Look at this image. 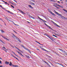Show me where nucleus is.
Instances as JSON below:
<instances>
[{"mask_svg":"<svg viewBox=\"0 0 67 67\" xmlns=\"http://www.w3.org/2000/svg\"><path fill=\"white\" fill-rule=\"evenodd\" d=\"M52 22L53 23H54V25L56 26H57V27H60V26H59L57 24L54 23V21H52Z\"/></svg>","mask_w":67,"mask_h":67,"instance_id":"1","label":"nucleus"},{"mask_svg":"<svg viewBox=\"0 0 67 67\" xmlns=\"http://www.w3.org/2000/svg\"><path fill=\"white\" fill-rule=\"evenodd\" d=\"M18 10H19V11L21 13H22V14H25V13H24L23 11L21 10H19V9H18Z\"/></svg>","mask_w":67,"mask_h":67,"instance_id":"2","label":"nucleus"},{"mask_svg":"<svg viewBox=\"0 0 67 67\" xmlns=\"http://www.w3.org/2000/svg\"><path fill=\"white\" fill-rule=\"evenodd\" d=\"M54 11H55V12L56 13V14H57L58 15H59V16H62V15L60 14L59 13L57 12H56V11H55V10H54Z\"/></svg>","mask_w":67,"mask_h":67,"instance_id":"3","label":"nucleus"},{"mask_svg":"<svg viewBox=\"0 0 67 67\" xmlns=\"http://www.w3.org/2000/svg\"><path fill=\"white\" fill-rule=\"evenodd\" d=\"M13 36H12V37H13L14 38H17V37L14 34H13Z\"/></svg>","mask_w":67,"mask_h":67,"instance_id":"4","label":"nucleus"},{"mask_svg":"<svg viewBox=\"0 0 67 67\" xmlns=\"http://www.w3.org/2000/svg\"><path fill=\"white\" fill-rule=\"evenodd\" d=\"M42 49H43V51H45L46 52H47L49 53V51H48L46 50L45 49H44V48H42Z\"/></svg>","mask_w":67,"mask_h":67,"instance_id":"5","label":"nucleus"},{"mask_svg":"<svg viewBox=\"0 0 67 67\" xmlns=\"http://www.w3.org/2000/svg\"><path fill=\"white\" fill-rule=\"evenodd\" d=\"M17 52L18 53V54H19L20 55H21V56H23V57L24 56V55H22V54L20 52Z\"/></svg>","mask_w":67,"mask_h":67,"instance_id":"6","label":"nucleus"},{"mask_svg":"<svg viewBox=\"0 0 67 67\" xmlns=\"http://www.w3.org/2000/svg\"><path fill=\"white\" fill-rule=\"evenodd\" d=\"M12 66L13 67H18L19 66L17 65H14V64L12 65Z\"/></svg>","mask_w":67,"mask_h":67,"instance_id":"7","label":"nucleus"},{"mask_svg":"<svg viewBox=\"0 0 67 67\" xmlns=\"http://www.w3.org/2000/svg\"><path fill=\"white\" fill-rule=\"evenodd\" d=\"M26 50H27L28 52H29L30 53V54H31V51L30 50H29V49L27 48H26Z\"/></svg>","mask_w":67,"mask_h":67,"instance_id":"8","label":"nucleus"},{"mask_svg":"<svg viewBox=\"0 0 67 67\" xmlns=\"http://www.w3.org/2000/svg\"><path fill=\"white\" fill-rule=\"evenodd\" d=\"M51 14H52L53 15H54V16H56V15L55 14H54L52 12L50 13Z\"/></svg>","mask_w":67,"mask_h":67,"instance_id":"9","label":"nucleus"},{"mask_svg":"<svg viewBox=\"0 0 67 67\" xmlns=\"http://www.w3.org/2000/svg\"><path fill=\"white\" fill-rule=\"evenodd\" d=\"M21 46H22V47H23V48H24V49H26L27 48H26V47H25L23 45H21Z\"/></svg>","mask_w":67,"mask_h":67,"instance_id":"10","label":"nucleus"},{"mask_svg":"<svg viewBox=\"0 0 67 67\" xmlns=\"http://www.w3.org/2000/svg\"><path fill=\"white\" fill-rule=\"evenodd\" d=\"M44 25H46L47 26V27H51L47 25L46 24V23H44Z\"/></svg>","mask_w":67,"mask_h":67,"instance_id":"11","label":"nucleus"},{"mask_svg":"<svg viewBox=\"0 0 67 67\" xmlns=\"http://www.w3.org/2000/svg\"><path fill=\"white\" fill-rule=\"evenodd\" d=\"M58 5V6H59V7L60 8H63V7L61 5Z\"/></svg>","mask_w":67,"mask_h":67,"instance_id":"12","label":"nucleus"},{"mask_svg":"<svg viewBox=\"0 0 67 67\" xmlns=\"http://www.w3.org/2000/svg\"><path fill=\"white\" fill-rule=\"evenodd\" d=\"M28 6L29 7H30V8H31L32 9H33V8L32 7V6H31V5H28Z\"/></svg>","mask_w":67,"mask_h":67,"instance_id":"13","label":"nucleus"},{"mask_svg":"<svg viewBox=\"0 0 67 67\" xmlns=\"http://www.w3.org/2000/svg\"><path fill=\"white\" fill-rule=\"evenodd\" d=\"M6 11H7V12H8V13H10V14H13L11 12L9 11H8L7 10H6Z\"/></svg>","mask_w":67,"mask_h":67,"instance_id":"14","label":"nucleus"},{"mask_svg":"<svg viewBox=\"0 0 67 67\" xmlns=\"http://www.w3.org/2000/svg\"><path fill=\"white\" fill-rule=\"evenodd\" d=\"M5 64H7V65H8V64H9V62H5Z\"/></svg>","mask_w":67,"mask_h":67,"instance_id":"15","label":"nucleus"},{"mask_svg":"<svg viewBox=\"0 0 67 67\" xmlns=\"http://www.w3.org/2000/svg\"><path fill=\"white\" fill-rule=\"evenodd\" d=\"M48 11H49V12L50 13L51 12H52L51 11V9H48Z\"/></svg>","mask_w":67,"mask_h":67,"instance_id":"16","label":"nucleus"},{"mask_svg":"<svg viewBox=\"0 0 67 67\" xmlns=\"http://www.w3.org/2000/svg\"><path fill=\"white\" fill-rule=\"evenodd\" d=\"M6 18V19L7 20V21H11V20L9 19L8 18H7V17Z\"/></svg>","mask_w":67,"mask_h":67,"instance_id":"17","label":"nucleus"},{"mask_svg":"<svg viewBox=\"0 0 67 67\" xmlns=\"http://www.w3.org/2000/svg\"><path fill=\"white\" fill-rule=\"evenodd\" d=\"M0 31L2 33H4V32L3 31V30H1Z\"/></svg>","mask_w":67,"mask_h":67,"instance_id":"18","label":"nucleus"},{"mask_svg":"<svg viewBox=\"0 0 67 67\" xmlns=\"http://www.w3.org/2000/svg\"><path fill=\"white\" fill-rule=\"evenodd\" d=\"M47 37H48L49 38H50V39H51V40H52V41H53V39H52L51 37H49V36H47Z\"/></svg>","mask_w":67,"mask_h":67,"instance_id":"19","label":"nucleus"},{"mask_svg":"<svg viewBox=\"0 0 67 67\" xmlns=\"http://www.w3.org/2000/svg\"><path fill=\"white\" fill-rule=\"evenodd\" d=\"M4 39H5V40H7V41H9V39L7 38H5V37L4 38Z\"/></svg>","mask_w":67,"mask_h":67,"instance_id":"20","label":"nucleus"},{"mask_svg":"<svg viewBox=\"0 0 67 67\" xmlns=\"http://www.w3.org/2000/svg\"><path fill=\"white\" fill-rule=\"evenodd\" d=\"M18 41H19V42L21 43V40H20L19 39H18Z\"/></svg>","mask_w":67,"mask_h":67,"instance_id":"21","label":"nucleus"},{"mask_svg":"<svg viewBox=\"0 0 67 67\" xmlns=\"http://www.w3.org/2000/svg\"><path fill=\"white\" fill-rule=\"evenodd\" d=\"M63 10H64V11L65 12H67V10H65V9H63Z\"/></svg>","mask_w":67,"mask_h":67,"instance_id":"22","label":"nucleus"},{"mask_svg":"<svg viewBox=\"0 0 67 67\" xmlns=\"http://www.w3.org/2000/svg\"><path fill=\"white\" fill-rule=\"evenodd\" d=\"M31 18L32 19H35V18H34V17H33V16H31Z\"/></svg>","mask_w":67,"mask_h":67,"instance_id":"23","label":"nucleus"},{"mask_svg":"<svg viewBox=\"0 0 67 67\" xmlns=\"http://www.w3.org/2000/svg\"><path fill=\"white\" fill-rule=\"evenodd\" d=\"M9 65H10V66H12V63H11V62H10L9 64Z\"/></svg>","mask_w":67,"mask_h":67,"instance_id":"24","label":"nucleus"},{"mask_svg":"<svg viewBox=\"0 0 67 67\" xmlns=\"http://www.w3.org/2000/svg\"><path fill=\"white\" fill-rule=\"evenodd\" d=\"M10 46H11V47H12L13 48H14V47H13V46L11 45V44L10 45Z\"/></svg>","mask_w":67,"mask_h":67,"instance_id":"25","label":"nucleus"},{"mask_svg":"<svg viewBox=\"0 0 67 67\" xmlns=\"http://www.w3.org/2000/svg\"><path fill=\"white\" fill-rule=\"evenodd\" d=\"M11 7H12V8H14V7L13 5H11Z\"/></svg>","mask_w":67,"mask_h":67,"instance_id":"26","label":"nucleus"},{"mask_svg":"<svg viewBox=\"0 0 67 67\" xmlns=\"http://www.w3.org/2000/svg\"><path fill=\"white\" fill-rule=\"evenodd\" d=\"M0 42H1L2 43H3V41H2V40H1L0 39Z\"/></svg>","mask_w":67,"mask_h":67,"instance_id":"27","label":"nucleus"},{"mask_svg":"<svg viewBox=\"0 0 67 67\" xmlns=\"http://www.w3.org/2000/svg\"><path fill=\"white\" fill-rule=\"evenodd\" d=\"M55 54H57V55H58V56H59V54H58L56 53L55 52Z\"/></svg>","mask_w":67,"mask_h":67,"instance_id":"28","label":"nucleus"},{"mask_svg":"<svg viewBox=\"0 0 67 67\" xmlns=\"http://www.w3.org/2000/svg\"><path fill=\"white\" fill-rule=\"evenodd\" d=\"M59 65H61V66H63V67H64V66H63V65H62V64H59Z\"/></svg>","mask_w":67,"mask_h":67,"instance_id":"29","label":"nucleus"},{"mask_svg":"<svg viewBox=\"0 0 67 67\" xmlns=\"http://www.w3.org/2000/svg\"><path fill=\"white\" fill-rule=\"evenodd\" d=\"M14 58H16V59H17V60H19L18 59V58H16L15 57H14Z\"/></svg>","mask_w":67,"mask_h":67,"instance_id":"30","label":"nucleus"},{"mask_svg":"<svg viewBox=\"0 0 67 67\" xmlns=\"http://www.w3.org/2000/svg\"><path fill=\"white\" fill-rule=\"evenodd\" d=\"M55 7H56V8H57V9H59V8H58V7H57V6H55Z\"/></svg>","mask_w":67,"mask_h":67,"instance_id":"31","label":"nucleus"},{"mask_svg":"<svg viewBox=\"0 0 67 67\" xmlns=\"http://www.w3.org/2000/svg\"><path fill=\"white\" fill-rule=\"evenodd\" d=\"M11 55L12 56H13V57H14H14H15L13 56V54H11Z\"/></svg>","mask_w":67,"mask_h":67,"instance_id":"32","label":"nucleus"},{"mask_svg":"<svg viewBox=\"0 0 67 67\" xmlns=\"http://www.w3.org/2000/svg\"><path fill=\"white\" fill-rule=\"evenodd\" d=\"M15 48H16L17 49H18L19 51H20V49H19L18 48H17L16 47H15Z\"/></svg>","mask_w":67,"mask_h":67,"instance_id":"33","label":"nucleus"},{"mask_svg":"<svg viewBox=\"0 0 67 67\" xmlns=\"http://www.w3.org/2000/svg\"><path fill=\"white\" fill-rule=\"evenodd\" d=\"M53 4L54 5H57V3H54Z\"/></svg>","mask_w":67,"mask_h":67,"instance_id":"34","label":"nucleus"},{"mask_svg":"<svg viewBox=\"0 0 67 67\" xmlns=\"http://www.w3.org/2000/svg\"><path fill=\"white\" fill-rule=\"evenodd\" d=\"M13 0V1H14V2H15L16 3H17V2H16V1H15V0Z\"/></svg>","mask_w":67,"mask_h":67,"instance_id":"35","label":"nucleus"},{"mask_svg":"<svg viewBox=\"0 0 67 67\" xmlns=\"http://www.w3.org/2000/svg\"><path fill=\"white\" fill-rule=\"evenodd\" d=\"M64 18H65V17H64V16H62V19H64Z\"/></svg>","mask_w":67,"mask_h":67,"instance_id":"36","label":"nucleus"},{"mask_svg":"<svg viewBox=\"0 0 67 67\" xmlns=\"http://www.w3.org/2000/svg\"><path fill=\"white\" fill-rule=\"evenodd\" d=\"M11 22H12V23H13V24H14V22L13 21H11Z\"/></svg>","mask_w":67,"mask_h":67,"instance_id":"37","label":"nucleus"},{"mask_svg":"<svg viewBox=\"0 0 67 67\" xmlns=\"http://www.w3.org/2000/svg\"><path fill=\"white\" fill-rule=\"evenodd\" d=\"M1 36H2V37H3V38H4H4H5V37H4L2 35H1Z\"/></svg>","mask_w":67,"mask_h":67,"instance_id":"38","label":"nucleus"},{"mask_svg":"<svg viewBox=\"0 0 67 67\" xmlns=\"http://www.w3.org/2000/svg\"><path fill=\"white\" fill-rule=\"evenodd\" d=\"M13 5H16V4L15 3H14Z\"/></svg>","mask_w":67,"mask_h":67,"instance_id":"39","label":"nucleus"},{"mask_svg":"<svg viewBox=\"0 0 67 67\" xmlns=\"http://www.w3.org/2000/svg\"><path fill=\"white\" fill-rule=\"evenodd\" d=\"M19 51L20 52H21L22 53H23V52L22 51H20V50H19Z\"/></svg>","mask_w":67,"mask_h":67,"instance_id":"40","label":"nucleus"},{"mask_svg":"<svg viewBox=\"0 0 67 67\" xmlns=\"http://www.w3.org/2000/svg\"><path fill=\"white\" fill-rule=\"evenodd\" d=\"M40 20H41V21H43V19L41 18L40 19Z\"/></svg>","mask_w":67,"mask_h":67,"instance_id":"41","label":"nucleus"},{"mask_svg":"<svg viewBox=\"0 0 67 67\" xmlns=\"http://www.w3.org/2000/svg\"><path fill=\"white\" fill-rule=\"evenodd\" d=\"M32 5H35V4L33 3H32Z\"/></svg>","mask_w":67,"mask_h":67,"instance_id":"42","label":"nucleus"},{"mask_svg":"<svg viewBox=\"0 0 67 67\" xmlns=\"http://www.w3.org/2000/svg\"><path fill=\"white\" fill-rule=\"evenodd\" d=\"M52 35L53 36H54L55 37H56V36L55 35Z\"/></svg>","mask_w":67,"mask_h":67,"instance_id":"43","label":"nucleus"},{"mask_svg":"<svg viewBox=\"0 0 67 67\" xmlns=\"http://www.w3.org/2000/svg\"><path fill=\"white\" fill-rule=\"evenodd\" d=\"M0 7H1V8H2V9H3V8H2V6L1 5H0Z\"/></svg>","mask_w":67,"mask_h":67,"instance_id":"44","label":"nucleus"},{"mask_svg":"<svg viewBox=\"0 0 67 67\" xmlns=\"http://www.w3.org/2000/svg\"><path fill=\"white\" fill-rule=\"evenodd\" d=\"M18 39H19L18 38H17H17H16V40H18Z\"/></svg>","mask_w":67,"mask_h":67,"instance_id":"45","label":"nucleus"},{"mask_svg":"<svg viewBox=\"0 0 67 67\" xmlns=\"http://www.w3.org/2000/svg\"><path fill=\"white\" fill-rule=\"evenodd\" d=\"M29 16L30 17V18H31V16L30 15H29Z\"/></svg>","mask_w":67,"mask_h":67,"instance_id":"46","label":"nucleus"},{"mask_svg":"<svg viewBox=\"0 0 67 67\" xmlns=\"http://www.w3.org/2000/svg\"><path fill=\"white\" fill-rule=\"evenodd\" d=\"M14 54L15 55V56H17V55H16V54H15V53H14Z\"/></svg>","mask_w":67,"mask_h":67,"instance_id":"47","label":"nucleus"},{"mask_svg":"<svg viewBox=\"0 0 67 67\" xmlns=\"http://www.w3.org/2000/svg\"><path fill=\"white\" fill-rule=\"evenodd\" d=\"M49 29H51V30H53V29L51 28V27H49Z\"/></svg>","mask_w":67,"mask_h":67,"instance_id":"48","label":"nucleus"},{"mask_svg":"<svg viewBox=\"0 0 67 67\" xmlns=\"http://www.w3.org/2000/svg\"><path fill=\"white\" fill-rule=\"evenodd\" d=\"M32 1H33V2H35V1L34 0H32Z\"/></svg>","mask_w":67,"mask_h":67,"instance_id":"49","label":"nucleus"},{"mask_svg":"<svg viewBox=\"0 0 67 67\" xmlns=\"http://www.w3.org/2000/svg\"><path fill=\"white\" fill-rule=\"evenodd\" d=\"M44 63H46V64L47 62H46V61H44Z\"/></svg>","mask_w":67,"mask_h":67,"instance_id":"50","label":"nucleus"},{"mask_svg":"<svg viewBox=\"0 0 67 67\" xmlns=\"http://www.w3.org/2000/svg\"><path fill=\"white\" fill-rule=\"evenodd\" d=\"M3 48H4V49H6L5 48V47H4V46H3Z\"/></svg>","mask_w":67,"mask_h":67,"instance_id":"51","label":"nucleus"},{"mask_svg":"<svg viewBox=\"0 0 67 67\" xmlns=\"http://www.w3.org/2000/svg\"><path fill=\"white\" fill-rule=\"evenodd\" d=\"M51 65H52L53 66H54V65H53V64H52V63H51Z\"/></svg>","mask_w":67,"mask_h":67,"instance_id":"52","label":"nucleus"},{"mask_svg":"<svg viewBox=\"0 0 67 67\" xmlns=\"http://www.w3.org/2000/svg\"><path fill=\"white\" fill-rule=\"evenodd\" d=\"M25 56L26 57H28V56L26 55H25Z\"/></svg>","mask_w":67,"mask_h":67,"instance_id":"53","label":"nucleus"},{"mask_svg":"<svg viewBox=\"0 0 67 67\" xmlns=\"http://www.w3.org/2000/svg\"><path fill=\"white\" fill-rule=\"evenodd\" d=\"M43 21V22H47L46 21H45V20H43V21Z\"/></svg>","mask_w":67,"mask_h":67,"instance_id":"54","label":"nucleus"},{"mask_svg":"<svg viewBox=\"0 0 67 67\" xmlns=\"http://www.w3.org/2000/svg\"><path fill=\"white\" fill-rule=\"evenodd\" d=\"M67 19V18H66L65 17L64 18V19Z\"/></svg>","mask_w":67,"mask_h":67,"instance_id":"55","label":"nucleus"},{"mask_svg":"<svg viewBox=\"0 0 67 67\" xmlns=\"http://www.w3.org/2000/svg\"><path fill=\"white\" fill-rule=\"evenodd\" d=\"M0 20H2V19H1V18H0Z\"/></svg>","mask_w":67,"mask_h":67,"instance_id":"56","label":"nucleus"},{"mask_svg":"<svg viewBox=\"0 0 67 67\" xmlns=\"http://www.w3.org/2000/svg\"><path fill=\"white\" fill-rule=\"evenodd\" d=\"M28 58H30V57L29 56H28Z\"/></svg>","mask_w":67,"mask_h":67,"instance_id":"57","label":"nucleus"},{"mask_svg":"<svg viewBox=\"0 0 67 67\" xmlns=\"http://www.w3.org/2000/svg\"><path fill=\"white\" fill-rule=\"evenodd\" d=\"M38 43L39 44H40V45H41V43H39V42H38Z\"/></svg>","mask_w":67,"mask_h":67,"instance_id":"58","label":"nucleus"},{"mask_svg":"<svg viewBox=\"0 0 67 67\" xmlns=\"http://www.w3.org/2000/svg\"><path fill=\"white\" fill-rule=\"evenodd\" d=\"M1 63H2V62H1V61H0V63L1 64Z\"/></svg>","mask_w":67,"mask_h":67,"instance_id":"59","label":"nucleus"},{"mask_svg":"<svg viewBox=\"0 0 67 67\" xmlns=\"http://www.w3.org/2000/svg\"><path fill=\"white\" fill-rule=\"evenodd\" d=\"M37 50H38V51H40V50L39 49H38V48H37Z\"/></svg>","mask_w":67,"mask_h":67,"instance_id":"60","label":"nucleus"},{"mask_svg":"<svg viewBox=\"0 0 67 67\" xmlns=\"http://www.w3.org/2000/svg\"><path fill=\"white\" fill-rule=\"evenodd\" d=\"M5 4H7V2H5Z\"/></svg>","mask_w":67,"mask_h":67,"instance_id":"61","label":"nucleus"},{"mask_svg":"<svg viewBox=\"0 0 67 67\" xmlns=\"http://www.w3.org/2000/svg\"><path fill=\"white\" fill-rule=\"evenodd\" d=\"M2 1H3V2H5L4 1H3V0H2Z\"/></svg>","mask_w":67,"mask_h":67,"instance_id":"62","label":"nucleus"},{"mask_svg":"<svg viewBox=\"0 0 67 67\" xmlns=\"http://www.w3.org/2000/svg\"><path fill=\"white\" fill-rule=\"evenodd\" d=\"M9 3H11V1H9Z\"/></svg>","mask_w":67,"mask_h":67,"instance_id":"63","label":"nucleus"},{"mask_svg":"<svg viewBox=\"0 0 67 67\" xmlns=\"http://www.w3.org/2000/svg\"><path fill=\"white\" fill-rule=\"evenodd\" d=\"M66 2H67V0H65Z\"/></svg>","mask_w":67,"mask_h":67,"instance_id":"64","label":"nucleus"}]
</instances>
